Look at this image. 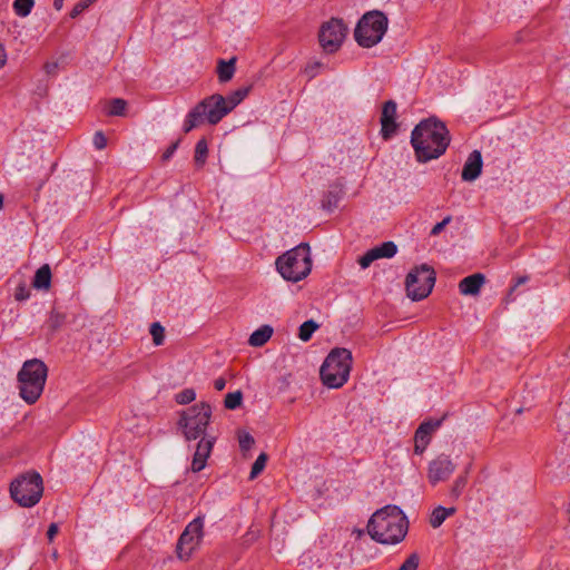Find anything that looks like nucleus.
Instances as JSON below:
<instances>
[{
	"instance_id": "1",
	"label": "nucleus",
	"mask_w": 570,
	"mask_h": 570,
	"mask_svg": "<svg viewBox=\"0 0 570 570\" xmlns=\"http://www.w3.org/2000/svg\"><path fill=\"white\" fill-rule=\"evenodd\" d=\"M411 144L417 161L426 163L445 153L450 144V134L442 121L430 118L414 127Z\"/></svg>"
},
{
	"instance_id": "2",
	"label": "nucleus",
	"mask_w": 570,
	"mask_h": 570,
	"mask_svg": "<svg viewBox=\"0 0 570 570\" xmlns=\"http://www.w3.org/2000/svg\"><path fill=\"white\" fill-rule=\"evenodd\" d=\"M367 533L382 544H397L405 538L409 521L397 505H385L372 514L367 522Z\"/></svg>"
},
{
	"instance_id": "3",
	"label": "nucleus",
	"mask_w": 570,
	"mask_h": 570,
	"mask_svg": "<svg viewBox=\"0 0 570 570\" xmlns=\"http://www.w3.org/2000/svg\"><path fill=\"white\" fill-rule=\"evenodd\" d=\"M48 376V367L39 358L28 360L18 372L19 394L28 404L38 401L43 392Z\"/></svg>"
},
{
	"instance_id": "4",
	"label": "nucleus",
	"mask_w": 570,
	"mask_h": 570,
	"mask_svg": "<svg viewBox=\"0 0 570 570\" xmlns=\"http://www.w3.org/2000/svg\"><path fill=\"white\" fill-rule=\"evenodd\" d=\"M228 114L225 97L214 94L204 98L188 112L183 130L188 134L203 124L217 125Z\"/></svg>"
},
{
	"instance_id": "5",
	"label": "nucleus",
	"mask_w": 570,
	"mask_h": 570,
	"mask_svg": "<svg viewBox=\"0 0 570 570\" xmlns=\"http://www.w3.org/2000/svg\"><path fill=\"white\" fill-rule=\"evenodd\" d=\"M352 361V353L347 348H333L320 370L323 384L330 389L342 387L348 380Z\"/></svg>"
},
{
	"instance_id": "6",
	"label": "nucleus",
	"mask_w": 570,
	"mask_h": 570,
	"mask_svg": "<svg viewBox=\"0 0 570 570\" xmlns=\"http://www.w3.org/2000/svg\"><path fill=\"white\" fill-rule=\"evenodd\" d=\"M276 268L286 281L295 283L305 278L312 269L308 244L302 243L281 255L276 259Z\"/></svg>"
},
{
	"instance_id": "7",
	"label": "nucleus",
	"mask_w": 570,
	"mask_h": 570,
	"mask_svg": "<svg viewBox=\"0 0 570 570\" xmlns=\"http://www.w3.org/2000/svg\"><path fill=\"white\" fill-rule=\"evenodd\" d=\"M387 18L383 12L377 10L366 12L355 27V41L363 48H372L382 40L387 30Z\"/></svg>"
},
{
	"instance_id": "8",
	"label": "nucleus",
	"mask_w": 570,
	"mask_h": 570,
	"mask_svg": "<svg viewBox=\"0 0 570 570\" xmlns=\"http://www.w3.org/2000/svg\"><path fill=\"white\" fill-rule=\"evenodd\" d=\"M212 416V406L200 402L184 410L180 414L178 425L187 441L207 436L206 429Z\"/></svg>"
},
{
	"instance_id": "9",
	"label": "nucleus",
	"mask_w": 570,
	"mask_h": 570,
	"mask_svg": "<svg viewBox=\"0 0 570 570\" xmlns=\"http://www.w3.org/2000/svg\"><path fill=\"white\" fill-rule=\"evenodd\" d=\"M43 493L42 478L37 472H28L10 484V494L14 502L24 508L36 505Z\"/></svg>"
},
{
	"instance_id": "10",
	"label": "nucleus",
	"mask_w": 570,
	"mask_h": 570,
	"mask_svg": "<svg viewBox=\"0 0 570 570\" xmlns=\"http://www.w3.org/2000/svg\"><path fill=\"white\" fill-rule=\"evenodd\" d=\"M435 283L434 269L423 264L412 269L405 279L407 296L412 301H421L429 296Z\"/></svg>"
},
{
	"instance_id": "11",
	"label": "nucleus",
	"mask_w": 570,
	"mask_h": 570,
	"mask_svg": "<svg viewBox=\"0 0 570 570\" xmlns=\"http://www.w3.org/2000/svg\"><path fill=\"white\" fill-rule=\"evenodd\" d=\"M204 537V517L199 515L191 520L180 534L176 552L180 560H188L198 548Z\"/></svg>"
},
{
	"instance_id": "12",
	"label": "nucleus",
	"mask_w": 570,
	"mask_h": 570,
	"mask_svg": "<svg viewBox=\"0 0 570 570\" xmlns=\"http://www.w3.org/2000/svg\"><path fill=\"white\" fill-rule=\"evenodd\" d=\"M347 28L342 19L332 18L321 26L318 41L326 53L336 52L343 45Z\"/></svg>"
},
{
	"instance_id": "13",
	"label": "nucleus",
	"mask_w": 570,
	"mask_h": 570,
	"mask_svg": "<svg viewBox=\"0 0 570 570\" xmlns=\"http://www.w3.org/2000/svg\"><path fill=\"white\" fill-rule=\"evenodd\" d=\"M456 464L446 454H440L429 463L428 480L432 485L446 481L454 472Z\"/></svg>"
},
{
	"instance_id": "14",
	"label": "nucleus",
	"mask_w": 570,
	"mask_h": 570,
	"mask_svg": "<svg viewBox=\"0 0 570 570\" xmlns=\"http://www.w3.org/2000/svg\"><path fill=\"white\" fill-rule=\"evenodd\" d=\"M215 440V436L210 435L200 438L191 461L193 472H199L206 466V462L212 453Z\"/></svg>"
},
{
	"instance_id": "15",
	"label": "nucleus",
	"mask_w": 570,
	"mask_h": 570,
	"mask_svg": "<svg viewBox=\"0 0 570 570\" xmlns=\"http://www.w3.org/2000/svg\"><path fill=\"white\" fill-rule=\"evenodd\" d=\"M396 104L393 100H387L383 105L381 114V132L384 139L392 137L397 128L396 121Z\"/></svg>"
},
{
	"instance_id": "16",
	"label": "nucleus",
	"mask_w": 570,
	"mask_h": 570,
	"mask_svg": "<svg viewBox=\"0 0 570 570\" xmlns=\"http://www.w3.org/2000/svg\"><path fill=\"white\" fill-rule=\"evenodd\" d=\"M482 166L483 161L481 153L479 150H473L464 163L461 174L462 180H475L482 173Z\"/></svg>"
},
{
	"instance_id": "17",
	"label": "nucleus",
	"mask_w": 570,
	"mask_h": 570,
	"mask_svg": "<svg viewBox=\"0 0 570 570\" xmlns=\"http://www.w3.org/2000/svg\"><path fill=\"white\" fill-rule=\"evenodd\" d=\"M344 195V186L341 181H335L328 186V190L324 194L322 199V208L325 210H333L338 206L340 200Z\"/></svg>"
},
{
	"instance_id": "18",
	"label": "nucleus",
	"mask_w": 570,
	"mask_h": 570,
	"mask_svg": "<svg viewBox=\"0 0 570 570\" xmlns=\"http://www.w3.org/2000/svg\"><path fill=\"white\" fill-rule=\"evenodd\" d=\"M484 282L485 277L481 273L466 276L459 283L460 293L463 295H476Z\"/></svg>"
},
{
	"instance_id": "19",
	"label": "nucleus",
	"mask_w": 570,
	"mask_h": 570,
	"mask_svg": "<svg viewBox=\"0 0 570 570\" xmlns=\"http://www.w3.org/2000/svg\"><path fill=\"white\" fill-rule=\"evenodd\" d=\"M67 316L63 312L52 308L43 324L48 336H53L66 323Z\"/></svg>"
},
{
	"instance_id": "20",
	"label": "nucleus",
	"mask_w": 570,
	"mask_h": 570,
	"mask_svg": "<svg viewBox=\"0 0 570 570\" xmlns=\"http://www.w3.org/2000/svg\"><path fill=\"white\" fill-rule=\"evenodd\" d=\"M51 285V269L48 264L42 265L36 271L32 279V286L37 289L48 291Z\"/></svg>"
},
{
	"instance_id": "21",
	"label": "nucleus",
	"mask_w": 570,
	"mask_h": 570,
	"mask_svg": "<svg viewBox=\"0 0 570 570\" xmlns=\"http://www.w3.org/2000/svg\"><path fill=\"white\" fill-rule=\"evenodd\" d=\"M456 512V509L445 508L442 505L436 507L431 515H430V524L433 529H438L442 525V523L445 521L446 518L453 515Z\"/></svg>"
},
{
	"instance_id": "22",
	"label": "nucleus",
	"mask_w": 570,
	"mask_h": 570,
	"mask_svg": "<svg viewBox=\"0 0 570 570\" xmlns=\"http://www.w3.org/2000/svg\"><path fill=\"white\" fill-rule=\"evenodd\" d=\"M235 65H236V58L233 57L232 59H229L228 61H225L223 59H220L218 61V65H217V76H218V80L220 82H227L229 81L233 77H234V73H235Z\"/></svg>"
},
{
	"instance_id": "23",
	"label": "nucleus",
	"mask_w": 570,
	"mask_h": 570,
	"mask_svg": "<svg viewBox=\"0 0 570 570\" xmlns=\"http://www.w3.org/2000/svg\"><path fill=\"white\" fill-rule=\"evenodd\" d=\"M272 334L273 328L269 325H263L250 334L248 344L255 347L263 346L271 338Z\"/></svg>"
},
{
	"instance_id": "24",
	"label": "nucleus",
	"mask_w": 570,
	"mask_h": 570,
	"mask_svg": "<svg viewBox=\"0 0 570 570\" xmlns=\"http://www.w3.org/2000/svg\"><path fill=\"white\" fill-rule=\"evenodd\" d=\"M252 86L242 87L230 92L226 99L228 112H230L236 106H238L249 94Z\"/></svg>"
},
{
	"instance_id": "25",
	"label": "nucleus",
	"mask_w": 570,
	"mask_h": 570,
	"mask_svg": "<svg viewBox=\"0 0 570 570\" xmlns=\"http://www.w3.org/2000/svg\"><path fill=\"white\" fill-rule=\"evenodd\" d=\"M431 441V435L424 429H417L414 435V452L422 454Z\"/></svg>"
},
{
	"instance_id": "26",
	"label": "nucleus",
	"mask_w": 570,
	"mask_h": 570,
	"mask_svg": "<svg viewBox=\"0 0 570 570\" xmlns=\"http://www.w3.org/2000/svg\"><path fill=\"white\" fill-rule=\"evenodd\" d=\"M208 156V145L205 138L197 141L195 147L194 160L196 166L203 167Z\"/></svg>"
},
{
	"instance_id": "27",
	"label": "nucleus",
	"mask_w": 570,
	"mask_h": 570,
	"mask_svg": "<svg viewBox=\"0 0 570 570\" xmlns=\"http://www.w3.org/2000/svg\"><path fill=\"white\" fill-rule=\"evenodd\" d=\"M374 253L379 258H391L397 253V246L393 242H384L379 246L373 247Z\"/></svg>"
},
{
	"instance_id": "28",
	"label": "nucleus",
	"mask_w": 570,
	"mask_h": 570,
	"mask_svg": "<svg viewBox=\"0 0 570 570\" xmlns=\"http://www.w3.org/2000/svg\"><path fill=\"white\" fill-rule=\"evenodd\" d=\"M318 328V325L313 321V320H308L306 322H304L301 326H299V333H298V337L303 341V342H307L311 340L313 333Z\"/></svg>"
},
{
	"instance_id": "29",
	"label": "nucleus",
	"mask_w": 570,
	"mask_h": 570,
	"mask_svg": "<svg viewBox=\"0 0 570 570\" xmlns=\"http://www.w3.org/2000/svg\"><path fill=\"white\" fill-rule=\"evenodd\" d=\"M127 107V101L121 98H114L108 105V115L110 116H124Z\"/></svg>"
},
{
	"instance_id": "30",
	"label": "nucleus",
	"mask_w": 570,
	"mask_h": 570,
	"mask_svg": "<svg viewBox=\"0 0 570 570\" xmlns=\"http://www.w3.org/2000/svg\"><path fill=\"white\" fill-rule=\"evenodd\" d=\"M243 401V393L240 391L227 393L224 400V405L228 410H235L240 406Z\"/></svg>"
},
{
	"instance_id": "31",
	"label": "nucleus",
	"mask_w": 570,
	"mask_h": 570,
	"mask_svg": "<svg viewBox=\"0 0 570 570\" xmlns=\"http://www.w3.org/2000/svg\"><path fill=\"white\" fill-rule=\"evenodd\" d=\"M267 459H268V456H267L266 453H261L257 456V459L255 460V462L252 465V470H250V473H249V479L250 480L256 479L263 472V470L265 469Z\"/></svg>"
},
{
	"instance_id": "32",
	"label": "nucleus",
	"mask_w": 570,
	"mask_h": 570,
	"mask_svg": "<svg viewBox=\"0 0 570 570\" xmlns=\"http://www.w3.org/2000/svg\"><path fill=\"white\" fill-rule=\"evenodd\" d=\"M35 4L33 0H14L13 9L19 17H27Z\"/></svg>"
},
{
	"instance_id": "33",
	"label": "nucleus",
	"mask_w": 570,
	"mask_h": 570,
	"mask_svg": "<svg viewBox=\"0 0 570 570\" xmlns=\"http://www.w3.org/2000/svg\"><path fill=\"white\" fill-rule=\"evenodd\" d=\"M150 335L153 337V342L156 346H159L165 341V328L160 323L155 322L150 325Z\"/></svg>"
},
{
	"instance_id": "34",
	"label": "nucleus",
	"mask_w": 570,
	"mask_h": 570,
	"mask_svg": "<svg viewBox=\"0 0 570 570\" xmlns=\"http://www.w3.org/2000/svg\"><path fill=\"white\" fill-rule=\"evenodd\" d=\"M196 399V392L194 389H185L176 394L175 400L178 404H189Z\"/></svg>"
},
{
	"instance_id": "35",
	"label": "nucleus",
	"mask_w": 570,
	"mask_h": 570,
	"mask_svg": "<svg viewBox=\"0 0 570 570\" xmlns=\"http://www.w3.org/2000/svg\"><path fill=\"white\" fill-rule=\"evenodd\" d=\"M466 482V475H459L451 488V497L458 499L462 494Z\"/></svg>"
},
{
	"instance_id": "36",
	"label": "nucleus",
	"mask_w": 570,
	"mask_h": 570,
	"mask_svg": "<svg viewBox=\"0 0 570 570\" xmlns=\"http://www.w3.org/2000/svg\"><path fill=\"white\" fill-rule=\"evenodd\" d=\"M238 443L240 450L246 452L254 445L255 440L248 432H242L238 434Z\"/></svg>"
},
{
	"instance_id": "37",
	"label": "nucleus",
	"mask_w": 570,
	"mask_h": 570,
	"mask_svg": "<svg viewBox=\"0 0 570 570\" xmlns=\"http://www.w3.org/2000/svg\"><path fill=\"white\" fill-rule=\"evenodd\" d=\"M97 0H81L78 3L75 4L72 10L70 11L71 18H77L79 14H81L87 8H89L94 2Z\"/></svg>"
},
{
	"instance_id": "38",
	"label": "nucleus",
	"mask_w": 570,
	"mask_h": 570,
	"mask_svg": "<svg viewBox=\"0 0 570 570\" xmlns=\"http://www.w3.org/2000/svg\"><path fill=\"white\" fill-rule=\"evenodd\" d=\"M420 562V558L417 553H412L409 558L402 563L399 570H417Z\"/></svg>"
},
{
	"instance_id": "39",
	"label": "nucleus",
	"mask_w": 570,
	"mask_h": 570,
	"mask_svg": "<svg viewBox=\"0 0 570 570\" xmlns=\"http://www.w3.org/2000/svg\"><path fill=\"white\" fill-rule=\"evenodd\" d=\"M376 259V254L374 253L373 248H371L358 258V264L361 265L362 268H367Z\"/></svg>"
},
{
	"instance_id": "40",
	"label": "nucleus",
	"mask_w": 570,
	"mask_h": 570,
	"mask_svg": "<svg viewBox=\"0 0 570 570\" xmlns=\"http://www.w3.org/2000/svg\"><path fill=\"white\" fill-rule=\"evenodd\" d=\"M442 423V420H429L420 424L417 429H424V431L429 432V434L432 436L433 432H435Z\"/></svg>"
},
{
	"instance_id": "41",
	"label": "nucleus",
	"mask_w": 570,
	"mask_h": 570,
	"mask_svg": "<svg viewBox=\"0 0 570 570\" xmlns=\"http://www.w3.org/2000/svg\"><path fill=\"white\" fill-rule=\"evenodd\" d=\"M30 297V289L27 287L26 284H20L16 288L14 298L17 301H26Z\"/></svg>"
},
{
	"instance_id": "42",
	"label": "nucleus",
	"mask_w": 570,
	"mask_h": 570,
	"mask_svg": "<svg viewBox=\"0 0 570 570\" xmlns=\"http://www.w3.org/2000/svg\"><path fill=\"white\" fill-rule=\"evenodd\" d=\"M94 146L101 150L107 146V138L105 137L102 131H97L94 136Z\"/></svg>"
},
{
	"instance_id": "43",
	"label": "nucleus",
	"mask_w": 570,
	"mask_h": 570,
	"mask_svg": "<svg viewBox=\"0 0 570 570\" xmlns=\"http://www.w3.org/2000/svg\"><path fill=\"white\" fill-rule=\"evenodd\" d=\"M528 281H529V276H527V275H523V276H519V277H517V278H515V282H514V284H513V286L510 288V292H509V294H508V297H509V298H511V299H513V298H512V294H513V292L517 289V287H519L520 285L525 284Z\"/></svg>"
},
{
	"instance_id": "44",
	"label": "nucleus",
	"mask_w": 570,
	"mask_h": 570,
	"mask_svg": "<svg viewBox=\"0 0 570 570\" xmlns=\"http://www.w3.org/2000/svg\"><path fill=\"white\" fill-rule=\"evenodd\" d=\"M450 220H451V217H450V216H448V217H445L442 222H440V223L435 224V225L433 226L432 230H431V234H432V235H438V234H440V233L443 230V228H444V227L450 223Z\"/></svg>"
},
{
	"instance_id": "45",
	"label": "nucleus",
	"mask_w": 570,
	"mask_h": 570,
	"mask_svg": "<svg viewBox=\"0 0 570 570\" xmlns=\"http://www.w3.org/2000/svg\"><path fill=\"white\" fill-rule=\"evenodd\" d=\"M179 140L173 142L163 154V159L168 160L171 158V156L175 154L176 149L178 148Z\"/></svg>"
},
{
	"instance_id": "46",
	"label": "nucleus",
	"mask_w": 570,
	"mask_h": 570,
	"mask_svg": "<svg viewBox=\"0 0 570 570\" xmlns=\"http://www.w3.org/2000/svg\"><path fill=\"white\" fill-rule=\"evenodd\" d=\"M58 524L57 523H51L48 528V531H47V537L49 539V541H52L55 535L58 533Z\"/></svg>"
},
{
	"instance_id": "47",
	"label": "nucleus",
	"mask_w": 570,
	"mask_h": 570,
	"mask_svg": "<svg viewBox=\"0 0 570 570\" xmlns=\"http://www.w3.org/2000/svg\"><path fill=\"white\" fill-rule=\"evenodd\" d=\"M226 386V380L223 379V377H218L214 381V387L217 390V391H223Z\"/></svg>"
},
{
	"instance_id": "48",
	"label": "nucleus",
	"mask_w": 570,
	"mask_h": 570,
	"mask_svg": "<svg viewBox=\"0 0 570 570\" xmlns=\"http://www.w3.org/2000/svg\"><path fill=\"white\" fill-rule=\"evenodd\" d=\"M7 61V52L3 45L0 42V68L4 66Z\"/></svg>"
},
{
	"instance_id": "49",
	"label": "nucleus",
	"mask_w": 570,
	"mask_h": 570,
	"mask_svg": "<svg viewBox=\"0 0 570 570\" xmlns=\"http://www.w3.org/2000/svg\"><path fill=\"white\" fill-rule=\"evenodd\" d=\"M57 65L56 63H47L46 65V69H47V72L48 73H51L55 69H56Z\"/></svg>"
},
{
	"instance_id": "50",
	"label": "nucleus",
	"mask_w": 570,
	"mask_h": 570,
	"mask_svg": "<svg viewBox=\"0 0 570 570\" xmlns=\"http://www.w3.org/2000/svg\"><path fill=\"white\" fill-rule=\"evenodd\" d=\"M63 0H55L53 6L57 10H60L62 8Z\"/></svg>"
},
{
	"instance_id": "51",
	"label": "nucleus",
	"mask_w": 570,
	"mask_h": 570,
	"mask_svg": "<svg viewBox=\"0 0 570 570\" xmlns=\"http://www.w3.org/2000/svg\"><path fill=\"white\" fill-rule=\"evenodd\" d=\"M3 207V196L0 194V209Z\"/></svg>"
}]
</instances>
